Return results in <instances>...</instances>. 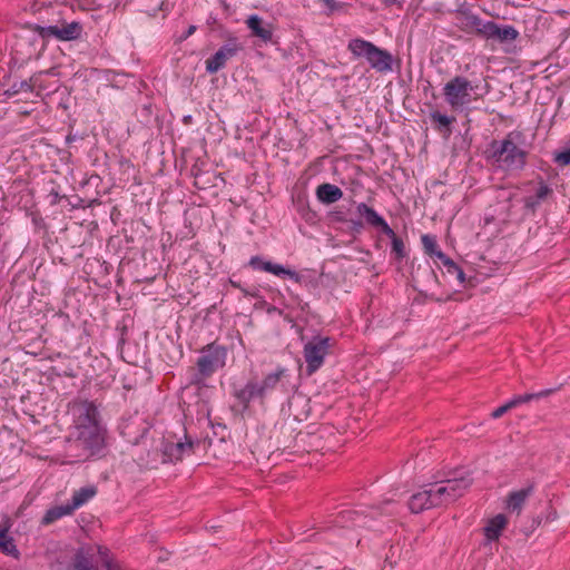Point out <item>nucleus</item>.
Here are the masks:
<instances>
[{
  "label": "nucleus",
  "mask_w": 570,
  "mask_h": 570,
  "mask_svg": "<svg viewBox=\"0 0 570 570\" xmlns=\"http://www.w3.org/2000/svg\"><path fill=\"white\" fill-rule=\"evenodd\" d=\"M73 425L67 439V451L75 462L98 455L105 445V429L94 402L80 401L72 405Z\"/></svg>",
  "instance_id": "f257e3e1"
},
{
  "label": "nucleus",
  "mask_w": 570,
  "mask_h": 570,
  "mask_svg": "<svg viewBox=\"0 0 570 570\" xmlns=\"http://www.w3.org/2000/svg\"><path fill=\"white\" fill-rule=\"evenodd\" d=\"M523 140V132L513 130L508 132L503 140L491 141L489 159L504 170H522L528 157V151L520 147Z\"/></svg>",
  "instance_id": "f03ea898"
},
{
  "label": "nucleus",
  "mask_w": 570,
  "mask_h": 570,
  "mask_svg": "<svg viewBox=\"0 0 570 570\" xmlns=\"http://www.w3.org/2000/svg\"><path fill=\"white\" fill-rule=\"evenodd\" d=\"M226 356L227 351L222 345L210 343L204 346L196 362V372L193 374L190 383L198 386L205 385L207 379L225 366Z\"/></svg>",
  "instance_id": "7ed1b4c3"
},
{
  "label": "nucleus",
  "mask_w": 570,
  "mask_h": 570,
  "mask_svg": "<svg viewBox=\"0 0 570 570\" xmlns=\"http://www.w3.org/2000/svg\"><path fill=\"white\" fill-rule=\"evenodd\" d=\"M472 482L470 474L435 482L431 487L434 504L441 507L453 503L468 491Z\"/></svg>",
  "instance_id": "20e7f679"
},
{
  "label": "nucleus",
  "mask_w": 570,
  "mask_h": 570,
  "mask_svg": "<svg viewBox=\"0 0 570 570\" xmlns=\"http://www.w3.org/2000/svg\"><path fill=\"white\" fill-rule=\"evenodd\" d=\"M348 49L356 57H365L371 67L379 72H386L392 69L391 53L370 41L353 39L348 42Z\"/></svg>",
  "instance_id": "39448f33"
},
{
  "label": "nucleus",
  "mask_w": 570,
  "mask_h": 570,
  "mask_svg": "<svg viewBox=\"0 0 570 570\" xmlns=\"http://www.w3.org/2000/svg\"><path fill=\"white\" fill-rule=\"evenodd\" d=\"M285 373L286 370L279 367L275 372L267 374L262 383L249 381L243 389L235 393V396L246 407L252 400H263L268 393L274 391Z\"/></svg>",
  "instance_id": "423d86ee"
},
{
  "label": "nucleus",
  "mask_w": 570,
  "mask_h": 570,
  "mask_svg": "<svg viewBox=\"0 0 570 570\" xmlns=\"http://www.w3.org/2000/svg\"><path fill=\"white\" fill-rule=\"evenodd\" d=\"M333 341L331 337L314 336L304 345L303 354L306 362L307 374L315 373L324 363L330 353Z\"/></svg>",
  "instance_id": "0eeeda50"
},
{
  "label": "nucleus",
  "mask_w": 570,
  "mask_h": 570,
  "mask_svg": "<svg viewBox=\"0 0 570 570\" xmlns=\"http://www.w3.org/2000/svg\"><path fill=\"white\" fill-rule=\"evenodd\" d=\"M471 89V82L466 78L455 76L445 83L443 95L452 109H459L470 102Z\"/></svg>",
  "instance_id": "6e6552de"
},
{
  "label": "nucleus",
  "mask_w": 570,
  "mask_h": 570,
  "mask_svg": "<svg viewBox=\"0 0 570 570\" xmlns=\"http://www.w3.org/2000/svg\"><path fill=\"white\" fill-rule=\"evenodd\" d=\"M36 31L42 38L53 37L60 41H71L78 39L81 36L82 26L78 21H72L69 23H62L61 26H37Z\"/></svg>",
  "instance_id": "1a4fd4ad"
},
{
  "label": "nucleus",
  "mask_w": 570,
  "mask_h": 570,
  "mask_svg": "<svg viewBox=\"0 0 570 570\" xmlns=\"http://www.w3.org/2000/svg\"><path fill=\"white\" fill-rule=\"evenodd\" d=\"M149 429L150 425L144 417L134 415L121 424L120 433L127 442L138 444Z\"/></svg>",
  "instance_id": "9d476101"
},
{
  "label": "nucleus",
  "mask_w": 570,
  "mask_h": 570,
  "mask_svg": "<svg viewBox=\"0 0 570 570\" xmlns=\"http://www.w3.org/2000/svg\"><path fill=\"white\" fill-rule=\"evenodd\" d=\"M481 37L500 42H510L519 37V31L512 26H500L493 21H485V26L481 29Z\"/></svg>",
  "instance_id": "9b49d317"
},
{
  "label": "nucleus",
  "mask_w": 570,
  "mask_h": 570,
  "mask_svg": "<svg viewBox=\"0 0 570 570\" xmlns=\"http://www.w3.org/2000/svg\"><path fill=\"white\" fill-rule=\"evenodd\" d=\"M246 26L250 30L252 36L259 38L263 42H274V26L264 21L257 14H252L246 20Z\"/></svg>",
  "instance_id": "f8f14e48"
},
{
  "label": "nucleus",
  "mask_w": 570,
  "mask_h": 570,
  "mask_svg": "<svg viewBox=\"0 0 570 570\" xmlns=\"http://www.w3.org/2000/svg\"><path fill=\"white\" fill-rule=\"evenodd\" d=\"M356 213L358 214L360 217H363L368 225L379 227L383 234H393V229L389 226L384 218L380 216L374 210V208L367 206L365 203H360L356 206Z\"/></svg>",
  "instance_id": "ddd939ff"
},
{
  "label": "nucleus",
  "mask_w": 570,
  "mask_h": 570,
  "mask_svg": "<svg viewBox=\"0 0 570 570\" xmlns=\"http://www.w3.org/2000/svg\"><path fill=\"white\" fill-rule=\"evenodd\" d=\"M193 450V442H169L163 443V460H166V463L179 461L183 459L184 454L190 453Z\"/></svg>",
  "instance_id": "4468645a"
},
{
  "label": "nucleus",
  "mask_w": 570,
  "mask_h": 570,
  "mask_svg": "<svg viewBox=\"0 0 570 570\" xmlns=\"http://www.w3.org/2000/svg\"><path fill=\"white\" fill-rule=\"evenodd\" d=\"M237 51V48L236 47H232V46H223L222 48L218 49V51L212 56L210 58H208L206 60V70L209 72V73H214V72H217L219 69H222L226 61L234 57L235 53Z\"/></svg>",
  "instance_id": "2eb2a0df"
},
{
  "label": "nucleus",
  "mask_w": 570,
  "mask_h": 570,
  "mask_svg": "<svg viewBox=\"0 0 570 570\" xmlns=\"http://www.w3.org/2000/svg\"><path fill=\"white\" fill-rule=\"evenodd\" d=\"M436 508L434 504L433 493L431 488L413 494L409 500V509L413 513H420L423 510Z\"/></svg>",
  "instance_id": "dca6fc26"
},
{
  "label": "nucleus",
  "mask_w": 570,
  "mask_h": 570,
  "mask_svg": "<svg viewBox=\"0 0 570 570\" xmlns=\"http://www.w3.org/2000/svg\"><path fill=\"white\" fill-rule=\"evenodd\" d=\"M67 570H99L95 563L94 556L88 549L80 548L75 553Z\"/></svg>",
  "instance_id": "f3484780"
},
{
  "label": "nucleus",
  "mask_w": 570,
  "mask_h": 570,
  "mask_svg": "<svg viewBox=\"0 0 570 570\" xmlns=\"http://www.w3.org/2000/svg\"><path fill=\"white\" fill-rule=\"evenodd\" d=\"M317 199L326 205L338 202L343 197V191L336 185L324 183L316 188Z\"/></svg>",
  "instance_id": "a211bd4d"
},
{
  "label": "nucleus",
  "mask_w": 570,
  "mask_h": 570,
  "mask_svg": "<svg viewBox=\"0 0 570 570\" xmlns=\"http://www.w3.org/2000/svg\"><path fill=\"white\" fill-rule=\"evenodd\" d=\"M73 512L75 511L69 503L52 507L46 511L41 519V524L49 525L62 517L71 515Z\"/></svg>",
  "instance_id": "6ab92c4d"
},
{
  "label": "nucleus",
  "mask_w": 570,
  "mask_h": 570,
  "mask_svg": "<svg viewBox=\"0 0 570 570\" xmlns=\"http://www.w3.org/2000/svg\"><path fill=\"white\" fill-rule=\"evenodd\" d=\"M507 522L508 520L503 514H498L490 519L484 528V534L487 539L490 541L498 540L501 531L507 525Z\"/></svg>",
  "instance_id": "aec40b11"
},
{
  "label": "nucleus",
  "mask_w": 570,
  "mask_h": 570,
  "mask_svg": "<svg viewBox=\"0 0 570 570\" xmlns=\"http://www.w3.org/2000/svg\"><path fill=\"white\" fill-rule=\"evenodd\" d=\"M532 491L533 488L528 487L525 489L511 492L507 500V508L510 511H517L518 513H520L522 505L524 504L527 498L532 493Z\"/></svg>",
  "instance_id": "412c9836"
},
{
  "label": "nucleus",
  "mask_w": 570,
  "mask_h": 570,
  "mask_svg": "<svg viewBox=\"0 0 570 570\" xmlns=\"http://www.w3.org/2000/svg\"><path fill=\"white\" fill-rule=\"evenodd\" d=\"M163 443H167V440L160 438L154 449L148 451L147 459L145 461V465L149 469H156L159 464H165L166 460H163Z\"/></svg>",
  "instance_id": "4be33fe9"
},
{
  "label": "nucleus",
  "mask_w": 570,
  "mask_h": 570,
  "mask_svg": "<svg viewBox=\"0 0 570 570\" xmlns=\"http://www.w3.org/2000/svg\"><path fill=\"white\" fill-rule=\"evenodd\" d=\"M430 119L435 124V129L439 131H445L446 135L451 134L450 126L455 121V117H449L435 110L430 114Z\"/></svg>",
  "instance_id": "5701e85b"
},
{
  "label": "nucleus",
  "mask_w": 570,
  "mask_h": 570,
  "mask_svg": "<svg viewBox=\"0 0 570 570\" xmlns=\"http://www.w3.org/2000/svg\"><path fill=\"white\" fill-rule=\"evenodd\" d=\"M421 240H422L424 252L429 256L436 257L440 261L445 259L446 255L442 250L439 249V246H438V243H436V239L434 236L423 235Z\"/></svg>",
  "instance_id": "b1692460"
},
{
  "label": "nucleus",
  "mask_w": 570,
  "mask_h": 570,
  "mask_svg": "<svg viewBox=\"0 0 570 570\" xmlns=\"http://www.w3.org/2000/svg\"><path fill=\"white\" fill-rule=\"evenodd\" d=\"M38 77H31L29 80L13 82L6 91L7 95L13 96L19 92H31L37 86Z\"/></svg>",
  "instance_id": "393cba45"
},
{
  "label": "nucleus",
  "mask_w": 570,
  "mask_h": 570,
  "mask_svg": "<svg viewBox=\"0 0 570 570\" xmlns=\"http://www.w3.org/2000/svg\"><path fill=\"white\" fill-rule=\"evenodd\" d=\"M96 494V490L94 488H81L76 491L72 495V500L69 503L71 508L77 510L82 504H85L89 499H91Z\"/></svg>",
  "instance_id": "a878e982"
},
{
  "label": "nucleus",
  "mask_w": 570,
  "mask_h": 570,
  "mask_svg": "<svg viewBox=\"0 0 570 570\" xmlns=\"http://www.w3.org/2000/svg\"><path fill=\"white\" fill-rule=\"evenodd\" d=\"M263 271L272 273V274L277 275V276L287 275L291 278L295 279L296 282H299V279H301L299 275L296 272L287 269L284 266L278 265V264H274L272 262H266L263 265Z\"/></svg>",
  "instance_id": "bb28decb"
},
{
  "label": "nucleus",
  "mask_w": 570,
  "mask_h": 570,
  "mask_svg": "<svg viewBox=\"0 0 570 570\" xmlns=\"http://www.w3.org/2000/svg\"><path fill=\"white\" fill-rule=\"evenodd\" d=\"M553 391L554 390H552V389H548V390H542L538 393H527L523 395H518V396L513 397L512 400H510V403L512 404V407H515L519 404L527 403L532 400H539L541 397H547L550 394H552Z\"/></svg>",
  "instance_id": "cd10ccee"
},
{
  "label": "nucleus",
  "mask_w": 570,
  "mask_h": 570,
  "mask_svg": "<svg viewBox=\"0 0 570 570\" xmlns=\"http://www.w3.org/2000/svg\"><path fill=\"white\" fill-rule=\"evenodd\" d=\"M340 520L337 522L342 523L344 527L358 525L361 524L362 515L358 511L355 510H345L340 513Z\"/></svg>",
  "instance_id": "c85d7f7f"
},
{
  "label": "nucleus",
  "mask_w": 570,
  "mask_h": 570,
  "mask_svg": "<svg viewBox=\"0 0 570 570\" xmlns=\"http://www.w3.org/2000/svg\"><path fill=\"white\" fill-rule=\"evenodd\" d=\"M392 240V252L395 254V258L397 261H401L405 257V246L403 240L395 234L393 230V234L387 235Z\"/></svg>",
  "instance_id": "c756f323"
},
{
  "label": "nucleus",
  "mask_w": 570,
  "mask_h": 570,
  "mask_svg": "<svg viewBox=\"0 0 570 570\" xmlns=\"http://www.w3.org/2000/svg\"><path fill=\"white\" fill-rule=\"evenodd\" d=\"M326 7V16H332L336 12H347L348 4L336 0H321Z\"/></svg>",
  "instance_id": "7c9ffc66"
},
{
  "label": "nucleus",
  "mask_w": 570,
  "mask_h": 570,
  "mask_svg": "<svg viewBox=\"0 0 570 570\" xmlns=\"http://www.w3.org/2000/svg\"><path fill=\"white\" fill-rule=\"evenodd\" d=\"M0 549L7 554H18V549L13 542V539L8 537L4 531L0 532Z\"/></svg>",
  "instance_id": "2f4dec72"
},
{
  "label": "nucleus",
  "mask_w": 570,
  "mask_h": 570,
  "mask_svg": "<svg viewBox=\"0 0 570 570\" xmlns=\"http://www.w3.org/2000/svg\"><path fill=\"white\" fill-rule=\"evenodd\" d=\"M483 26H485V22H483L478 16L470 14L464 18V27L466 29L474 30L478 36H481V29Z\"/></svg>",
  "instance_id": "473e14b6"
},
{
  "label": "nucleus",
  "mask_w": 570,
  "mask_h": 570,
  "mask_svg": "<svg viewBox=\"0 0 570 570\" xmlns=\"http://www.w3.org/2000/svg\"><path fill=\"white\" fill-rule=\"evenodd\" d=\"M551 194H552V189L547 184H544L543 181H540L539 183V188L537 189V193H535L534 197L539 202H542V200H544Z\"/></svg>",
  "instance_id": "72a5a7b5"
},
{
  "label": "nucleus",
  "mask_w": 570,
  "mask_h": 570,
  "mask_svg": "<svg viewBox=\"0 0 570 570\" xmlns=\"http://www.w3.org/2000/svg\"><path fill=\"white\" fill-rule=\"evenodd\" d=\"M298 210L301 212L302 214V217L308 222V223H313L316 218V214L315 212L311 210L308 207H307V204H302L299 205V208Z\"/></svg>",
  "instance_id": "f704fd0d"
},
{
  "label": "nucleus",
  "mask_w": 570,
  "mask_h": 570,
  "mask_svg": "<svg viewBox=\"0 0 570 570\" xmlns=\"http://www.w3.org/2000/svg\"><path fill=\"white\" fill-rule=\"evenodd\" d=\"M442 264L444 265V267L446 268V272L450 274V275H455L460 269L461 267H459L451 258H449L448 256H445V259H442L441 261Z\"/></svg>",
  "instance_id": "c9c22d12"
},
{
  "label": "nucleus",
  "mask_w": 570,
  "mask_h": 570,
  "mask_svg": "<svg viewBox=\"0 0 570 570\" xmlns=\"http://www.w3.org/2000/svg\"><path fill=\"white\" fill-rule=\"evenodd\" d=\"M554 160L560 166L570 165V149H566V150L557 154Z\"/></svg>",
  "instance_id": "e433bc0d"
},
{
  "label": "nucleus",
  "mask_w": 570,
  "mask_h": 570,
  "mask_svg": "<svg viewBox=\"0 0 570 570\" xmlns=\"http://www.w3.org/2000/svg\"><path fill=\"white\" fill-rule=\"evenodd\" d=\"M513 409L512 407V404L509 402H507L505 404L499 406L498 409H495L492 413H491V416L493 419H499L501 417L503 414H505L509 410Z\"/></svg>",
  "instance_id": "4c0bfd02"
},
{
  "label": "nucleus",
  "mask_w": 570,
  "mask_h": 570,
  "mask_svg": "<svg viewBox=\"0 0 570 570\" xmlns=\"http://www.w3.org/2000/svg\"><path fill=\"white\" fill-rule=\"evenodd\" d=\"M164 2L165 0H151L150 3L146 6V11L156 13L158 10L161 9Z\"/></svg>",
  "instance_id": "58836bf2"
},
{
  "label": "nucleus",
  "mask_w": 570,
  "mask_h": 570,
  "mask_svg": "<svg viewBox=\"0 0 570 570\" xmlns=\"http://www.w3.org/2000/svg\"><path fill=\"white\" fill-rule=\"evenodd\" d=\"M265 263L259 256H253L249 261V265L255 269H263Z\"/></svg>",
  "instance_id": "ea45409f"
},
{
  "label": "nucleus",
  "mask_w": 570,
  "mask_h": 570,
  "mask_svg": "<svg viewBox=\"0 0 570 570\" xmlns=\"http://www.w3.org/2000/svg\"><path fill=\"white\" fill-rule=\"evenodd\" d=\"M540 204V202L535 197H527L524 199V205L527 208L534 210L535 207Z\"/></svg>",
  "instance_id": "a19ab883"
},
{
  "label": "nucleus",
  "mask_w": 570,
  "mask_h": 570,
  "mask_svg": "<svg viewBox=\"0 0 570 570\" xmlns=\"http://www.w3.org/2000/svg\"><path fill=\"white\" fill-rule=\"evenodd\" d=\"M98 553L100 554L104 564H105L106 560H109V561L114 562L109 558V550L107 548L98 547Z\"/></svg>",
  "instance_id": "79ce46f5"
},
{
  "label": "nucleus",
  "mask_w": 570,
  "mask_h": 570,
  "mask_svg": "<svg viewBox=\"0 0 570 570\" xmlns=\"http://www.w3.org/2000/svg\"><path fill=\"white\" fill-rule=\"evenodd\" d=\"M196 31V26L191 24L188 27L187 31L179 37V41L186 40L188 37H190Z\"/></svg>",
  "instance_id": "37998d69"
},
{
  "label": "nucleus",
  "mask_w": 570,
  "mask_h": 570,
  "mask_svg": "<svg viewBox=\"0 0 570 570\" xmlns=\"http://www.w3.org/2000/svg\"><path fill=\"white\" fill-rule=\"evenodd\" d=\"M105 568L106 570H122L119 563L109 560H106Z\"/></svg>",
  "instance_id": "c03bdc74"
},
{
  "label": "nucleus",
  "mask_w": 570,
  "mask_h": 570,
  "mask_svg": "<svg viewBox=\"0 0 570 570\" xmlns=\"http://www.w3.org/2000/svg\"><path fill=\"white\" fill-rule=\"evenodd\" d=\"M454 277L460 282V284L465 282V274L462 268L454 275Z\"/></svg>",
  "instance_id": "a18cd8bd"
},
{
  "label": "nucleus",
  "mask_w": 570,
  "mask_h": 570,
  "mask_svg": "<svg viewBox=\"0 0 570 570\" xmlns=\"http://www.w3.org/2000/svg\"><path fill=\"white\" fill-rule=\"evenodd\" d=\"M351 223L355 232H360L363 228V223L361 220H351Z\"/></svg>",
  "instance_id": "49530a36"
},
{
  "label": "nucleus",
  "mask_w": 570,
  "mask_h": 570,
  "mask_svg": "<svg viewBox=\"0 0 570 570\" xmlns=\"http://www.w3.org/2000/svg\"><path fill=\"white\" fill-rule=\"evenodd\" d=\"M230 284L236 287V288H239L240 291H243L246 295H250V296H255L254 293H249L248 291L244 289L238 283L234 282L230 279Z\"/></svg>",
  "instance_id": "de8ad7c7"
},
{
  "label": "nucleus",
  "mask_w": 570,
  "mask_h": 570,
  "mask_svg": "<svg viewBox=\"0 0 570 570\" xmlns=\"http://www.w3.org/2000/svg\"><path fill=\"white\" fill-rule=\"evenodd\" d=\"M391 503H392V501H390V500H387V501H385V502H384V504H386V505H387V504H391Z\"/></svg>",
  "instance_id": "09e8293b"
},
{
  "label": "nucleus",
  "mask_w": 570,
  "mask_h": 570,
  "mask_svg": "<svg viewBox=\"0 0 570 570\" xmlns=\"http://www.w3.org/2000/svg\"><path fill=\"white\" fill-rule=\"evenodd\" d=\"M428 271H429L431 274H434V273H433V269H431L429 266H428Z\"/></svg>",
  "instance_id": "8fccbe9b"
},
{
  "label": "nucleus",
  "mask_w": 570,
  "mask_h": 570,
  "mask_svg": "<svg viewBox=\"0 0 570 570\" xmlns=\"http://www.w3.org/2000/svg\"><path fill=\"white\" fill-rule=\"evenodd\" d=\"M189 119H190V116L185 117L186 121H189Z\"/></svg>",
  "instance_id": "3c124183"
},
{
  "label": "nucleus",
  "mask_w": 570,
  "mask_h": 570,
  "mask_svg": "<svg viewBox=\"0 0 570 570\" xmlns=\"http://www.w3.org/2000/svg\"><path fill=\"white\" fill-rule=\"evenodd\" d=\"M189 119H190V116L185 117L186 121H189Z\"/></svg>",
  "instance_id": "603ef678"
},
{
  "label": "nucleus",
  "mask_w": 570,
  "mask_h": 570,
  "mask_svg": "<svg viewBox=\"0 0 570 570\" xmlns=\"http://www.w3.org/2000/svg\"><path fill=\"white\" fill-rule=\"evenodd\" d=\"M189 119H190V116L185 117L186 121H189Z\"/></svg>",
  "instance_id": "864d4df0"
}]
</instances>
